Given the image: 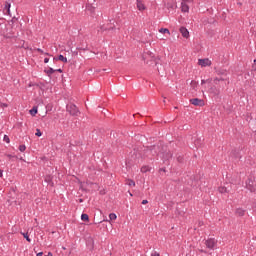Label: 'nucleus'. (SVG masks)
<instances>
[{
	"instance_id": "1",
	"label": "nucleus",
	"mask_w": 256,
	"mask_h": 256,
	"mask_svg": "<svg viewBox=\"0 0 256 256\" xmlns=\"http://www.w3.org/2000/svg\"><path fill=\"white\" fill-rule=\"evenodd\" d=\"M142 59L146 65H159V60L155 58V55H153L151 52L144 53Z\"/></svg>"
},
{
	"instance_id": "2",
	"label": "nucleus",
	"mask_w": 256,
	"mask_h": 256,
	"mask_svg": "<svg viewBox=\"0 0 256 256\" xmlns=\"http://www.w3.org/2000/svg\"><path fill=\"white\" fill-rule=\"evenodd\" d=\"M165 149L166 147L163 145V142H158L157 144L150 146V151L153 157H157L159 153H165Z\"/></svg>"
},
{
	"instance_id": "3",
	"label": "nucleus",
	"mask_w": 256,
	"mask_h": 256,
	"mask_svg": "<svg viewBox=\"0 0 256 256\" xmlns=\"http://www.w3.org/2000/svg\"><path fill=\"white\" fill-rule=\"evenodd\" d=\"M246 187L251 191V193H255L256 190V176L250 175L246 181Z\"/></svg>"
},
{
	"instance_id": "4",
	"label": "nucleus",
	"mask_w": 256,
	"mask_h": 256,
	"mask_svg": "<svg viewBox=\"0 0 256 256\" xmlns=\"http://www.w3.org/2000/svg\"><path fill=\"white\" fill-rule=\"evenodd\" d=\"M66 111L72 115V117H78L81 112L79 111V108L75 104H69L66 106Z\"/></svg>"
},
{
	"instance_id": "5",
	"label": "nucleus",
	"mask_w": 256,
	"mask_h": 256,
	"mask_svg": "<svg viewBox=\"0 0 256 256\" xmlns=\"http://www.w3.org/2000/svg\"><path fill=\"white\" fill-rule=\"evenodd\" d=\"M140 157H142V159H152L153 154L151 153V147L150 146H146L141 148L140 150Z\"/></svg>"
},
{
	"instance_id": "6",
	"label": "nucleus",
	"mask_w": 256,
	"mask_h": 256,
	"mask_svg": "<svg viewBox=\"0 0 256 256\" xmlns=\"http://www.w3.org/2000/svg\"><path fill=\"white\" fill-rule=\"evenodd\" d=\"M191 105H194L195 107H205V100L199 99V98H192L190 99Z\"/></svg>"
},
{
	"instance_id": "7",
	"label": "nucleus",
	"mask_w": 256,
	"mask_h": 256,
	"mask_svg": "<svg viewBox=\"0 0 256 256\" xmlns=\"http://www.w3.org/2000/svg\"><path fill=\"white\" fill-rule=\"evenodd\" d=\"M101 31H113L115 29V21L112 19L107 25H102L101 26Z\"/></svg>"
},
{
	"instance_id": "8",
	"label": "nucleus",
	"mask_w": 256,
	"mask_h": 256,
	"mask_svg": "<svg viewBox=\"0 0 256 256\" xmlns=\"http://www.w3.org/2000/svg\"><path fill=\"white\" fill-rule=\"evenodd\" d=\"M207 249H215L217 247V240L215 238H209L205 241Z\"/></svg>"
},
{
	"instance_id": "9",
	"label": "nucleus",
	"mask_w": 256,
	"mask_h": 256,
	"mask_svg": "<svg viewBox=\"0 0 256 256\" xmlns=\"http://www.w3.org/2000/svg\"><path fill=\"white\" fill-rule=\"evenodd\" d=\"M95 1H97V0H88V4H87L86 8L91 13H95V9H97V4L94 3Z\"/></svg>"
},
{
	"instance_id": "10",
	"label": "nucleus",
	"mask_w": 256,
	"mask_h": 256,
	"mask_svg": "<svg viewBox=\"0 0 256 256\" xmlns=\"http://www.w3.org/2000/svg\"><path fill=\"white\" fill-rule=\"evenodd\" d=\"M198 65L201 67H211V60L209 58L199 59Z\"/></svg>"
},
{
	"instance_id": "11",
	"label": "nucleus",
	"mask_w": 256,
	"mask_h": 256,
	"mask_svg": "<svg viewBox=\"0 0 256 256\" xmlns=\"http://www.w3.org/2000/svg\"><path fill=\"white\" fill-rule=\"evenodd\" d=\"M245 213H247V210H245L243 208H237L235 210V216L236 217H245Z\"/></svg>"
},
{
	"instance_id": "12",
	"label": "nucleus",
	"mask_w": 256,
	"mask_h": 256,
	"mask_svg": "<svg viewBox=\"0 0 256 256\" xmlns=\"http://www.w3.org/2000/svg\"><path fill=\"white\" fill-rule=\"evenodd\" d=\"M210 93L214 97H219V95H221V90H219L217 87L213 86L210 88Z\"/></svg>"
},
{
	"instance_id": "13",
	"label": "nucleus",
	"mask_w": 256,
	"mask_h": 256,
	"mask_svg": "<svg viewBox=\"0 0 256 256\" xmlns=\"http://www.w3.org/2000/svg\"><path fill=\"white\" fill-rule=\"evenodd\" d=\"M180 33L182 35V37H184L185 39H189V30H187V28L185 27H180Z\"/></svg>"
},
{
	"instance_id": "14",
	"label": "nucleus",
	"mask_w": 256,
	"mask_h": 256,
	"mask_svg": "<svg viewBox=\"0 0 256 256\" xmlns=\"http://www.w3.org/2000/svg\"><path fill=\"white\" fill-rule=\"evenodd\" d=\"M11 3H13V0H7L5 2L4 10L7 11L8 15L11 13Z\"/></svg>"
},
{
	"instance_id": "15",
	"label": "nucleus",
	"mask_w": 256,
	"mask_h": 256,
	"mask_svg": "<svg viewBox=\"0 0 256 256\" xmlns=\"http://www.w3.org/2000/svg\"><path fill=\"white\" fill-rule=\"evenodd\" d=\"M231 157H233L234 159H241V152L237 149L232 150Z\"/></svg>"
},
{
	"instance_id": "16",
	"label": "nucleus",
	"mask_w": 256,
	"mask_h": 256,
	"mask_svg": "<svg viewBox=\"0 0 256 256\" xmlns=\"http://www.w3.org/2000/svg\"><path fill=\"white\" fill-rule=\"evenodd\" d=\"M181 11L182 13H189V5L185 2H181Z\"/></svg>"
},
{
	"instance_id": "17",
	"label": "nucleus",
	"mask_w": 256,
	"mask_h": 256,
	"mask_svg": "<svg viewBox=\"0 0 256 256\" xmlns=\"http://www.w3.org/2000/svg\"><path fill=\"white\" fill-rule=\"evenodd\" d=\"M53 61H62V63H67V57L60 54L58 57H54Z\"/></svg>"
},
{
	"instance_id": "18",
	"label": "nucleus",
	"mask_w": 256,
	"mask_h": 256,
	"mask_svg": "<svg viewBox=\"0 0 256 256\" xmlns=\"http://www.w3.org/2000/svg\"><path fill=\"white\" fill-rule=\"evenodd\" d=\"M137 9L139 11H145V4L141 0H137Z\"/></svg>"
},
{
	"instance_id": "19",
	"label": "nucleus",
	"mask_w": 256,
	"mask_h": 256,
	"mask_svg": "<svg viewBox=\"0 0 256 256\" xmlns=\"http://www.w3.org/2000/svg\"><path fill=\"white\" fill-rule=\"evenodd\" d=\"M44 73H46V75L48 77H51V75H53V73H55V69L50 67L48 70H44Z\"/></svg>"
},
{
	"instance_id": "20",
	"label": "nucleus",
	"mask_w": 256,
	"mask_h": 256,
	"mask_svg": "<svg viewBox=\"0 0 256 256\" xmlns=\"http://www.w3.org/2000/svg\"><path fill=\"white\" fill-rule=\"evenodd\" d=\"M219 193H229V190L225 186H221L218 188Z\"/></svg>"
},
{
	"instance_id": "21",
	"label": "nucleus",
	"mask_w": 256,
	"mask_h": 256,
	"mask_svg": "<svg viewBox=\"0 0 256 256\" xmlns=\"http://www.w3.org/2000/svg\"><path fill=\"white\" fill-rule=\"evenodd\" d=\"M37 113H38L37 107L34 106V107L30 110V115H32V117H35Z\"/></svg>"
},
{
	"instance_id": "22",
	"label": "nucleus",
	"mask_w": 256,
	"mask_h": 256,
	"mask_svg": "<svg viewBox=\"0 0 256 256\" xmlns=\"http://www.w3.org/2000/svg\"><path fill=\"white\" fill-rule=\"evenodd\" d=\"M21 235H23L24 239H26L28 243H31V238H29V233L21 232Z\"/></svg>"
},
{
	"instance_id": "23",
	"label": "nucleus",
	"mask_w": 256,
	"mask_h": 256,
	"mask_svg": "<svg viewBox=\"0 0 256 256\" xmlns=\"http://www.w3.org/2000/svg\"><path fill=\"white\" fill-rule=\"evenodd\" d=\"M159 33H162L163 35H165V33H167L168 35H171V32L167 28H161L159 30Z\"/></svg>"
},
{
	"instance_id": "24",
	"label": "nucleus",
	"mask_w": 256,
	"mask_h": 256,
	"mask_svg": "<svg viewBox=\"0 0 256 256\" xmlns=\"http://www.w3.org/2000/svg\"><path fill=\"white\" fill-rule=\"evenodd\" d=\"M162 154H163L164 159H167V160H169L173 157V154L171 152H168L166 154L162 153Z\"/></svg>"
},
{
	"instance_id": "25",
	"label": "nucleus",
	"mask_w": 256,
	"mask_h": 256,
	"mask_svg": "<svg viewBox=\"0 0 256 256\" xmlns=\"http://www.w3.org/2000/svg\"><path fill=\"white\" fill-rule=\"evenodd\" d=\"M126 185H129V187H135V181L128 179L126 180Z\"/></svg>"
},
{
	"instance_id": "26",
	"label": "nucleus",
	"mask_w": 256,
	"mask_h": 256,
	"mask_svg": "<svg viewBox=\"0 0 256 256\" xmlns=\"http://www.w3.org/2000/svg\"><path fill=\"white\" fill-rule=\"evenodd\" d=\"M197 85H199V83L195 80H192L190 83L192 89H197Z\"/></svg>"
},
{
	"instance_id": "27",
	"label": "nucleus",
	"mask_w": 256,
	"mask_h": 256,
	"mask_svg": "<svg viewBox=\"0 0 256 256\" xmlns=\"http://www.w3.org/2000/svg\"><path fill=\"white\" fill-rule=\"evenodd\" d=\"M109 219H110V221H115V220L117 219V214H115V213H110V214H109Z\"/></svg>"
},
{
	"instance_id": "28",
	"label": "nucleus",
	"mask_w": 256,
	"mask_h": 256,
	"mask_svg": "<svg viewBox=\"0 0 256 256\" xmlns=\"http://www.w3.org/2000/svg\"><path fill=\"white\" fill-rule=\"evenodd\" d=\"M81 219H82V221H87V222H89V215L83 213V214L81 215Z\"/></svg>"
},
{
	"instance_id": "29",
	"label": "nucleus",
	"mask_w": 256,
	"mask_h": 256,
	"mask_svg": "<svg viewBox=\"0 0 256 256\" xmlns=\"http://www.w3.org/2000/svg\"><path fill=\"white\" fill-rule=\"evenodd\" d=\"M225 80H226V79L223 78V77L215 78V79H214V83H215L216 85H218V84H219V81H225Z\"/></svg>"
},
{
	"instance_id": "30",
	"label": "nucleus",
	"mask_w": 256,
	"mask_h": 256,
	"mask_svg": "<svg viewBox=\"0 0 256 256\" xmlns=\"http://www.w3.org/2000/svg\"><path fill=\"white\" fill-rule=\"evenodd\" d=\"M45 181H46V183H53V177H51V176H46V177H45Z\"/></svg>"
},
{
	"instance_id": "31",
	"label": "nucleus",
	"mask_w": 256,
	"mask_h": 256,
	"mask_svg": "<svg viewBox=\"0 0 256 256\" xmlns=\"http://www.w3.org/2000/svg\"><path fill=\"white\" fill-rule=\"evenodd\" d=\"M147 171H149V166H143V167L141 168V172H142V173H147Z\"/></svg>"
},
{
	"instance_id": "32",
	"label": "nucleus",
	"mask_w": 256,
	"mask_h": 256,
	"mask_svg": "<svg viewBox=\"0 0 256 256\" xmlns=\"http://www.w3.org/2000/svg\"><path fill=\"white\" fill-rule=\"evenodd\" d=\"M35 135H36V137H41V135H43V133L41 132L40 129H36Z\"/></svg>"
},
{
	"instance_id": "33",
	"label": "nucleus",
	"mask_w": 256,
	"mask_h": 256,
	"mask_svg": "<svg viewBox=\"0 0 256 256\" xmlns=\"http://www.w3.org/2000/svg\"><path fill=\"white\" fill-rule=\"evenodd\" d=\"M3 141H5V143H11L9 136H7V135H4Z\"/></svg>"
},
{
	"instance_id": "34",
	"label": "nucleus",
	"mask_w": 256,
	"mask_h": 256,
	"mask_svg": "<svg viewBox=\"0 0 256 256\" xmlns=\"http://www.w3.org/2000/svg\"><path fill=\"white\" fill-rule=\"evenodd\" d=\"M25 149H27V147L25 145L19 146V151H21V153L25 152Z\"/></svg>"
},
{
	"instance_id": "35",
	"label": "nucleus",
	"mask_w": 256,
	"mask_h": 256,
	"mask_svg": "<svg viewBox=\"0 0 256 256\" xmlns=\"http://www.w3.org/2000/svg\"><path fill=\"white\" fill-rule=\"evenodd\" d=\"M177 161H178V163H183V156L178 155L177 156Z\"/></svg>"
},
{
	"instance_id": "36",
	"label": "nucleus",
	"mask_w": 256,
	"mask_h": 256,
	"mask_svg": "<svg viewBox=\"0 0 256 256\" xmlns=\"http://www.w3.org/2000/svg\"><path fill=\"white\" fill-rule=\"evenodd\" d=\"M217 74H218V75H225V76H226V75H227V72H226V71L218 70V71H217Z\"/></svg>"
},
{
	"instance_id": "37",
	"label": "nucleus",
	"mask_w": 256,
	"mask_h": 256,
	"mask_svg": "<svg viewBox=\"0 0 256 256\" xmlns=\"http://www.w3.org/2000/svg\"><path fill=\"white\" fill-rule=\"evenodd\" d=\"M36 51H37L38 53H41V55H43V53H45V52H43V49H41V48H37Z\"/></svg>"
},
{
	"instance_id": "38",
	"label": "nucleus",
	"mask_w": 256,
	"mask_h": 256,
	"mask_svg": "<svg viewBox=\"0 0 256 256\" xmlns=\"http://www.w3.org/2000/svg\"><path fill=\"white\" fill-rule=\"evenodd\" d=\"M182 3H193V0H182Z\"/></svg>"
},
{
	"instance_id": "39",
	"label": "nucleus",
	"mask_w": 256,
	"mask_h": 256,
	"mask_svg": "<svg viewBox=\"0 0 256 256\" xmlns=\"http://www.w3.org/2000/svg\"><path fill=\"white\" fill-rule=\"evenodd\" d=\"M54 71L57 72V73H62V72H63V69L59 68V69H56V70H54Z\"/></svg>"
},
{
	"instance_id": "40",
	"label": "nucleus",
	"mask_w": 256,
	"mask_h": 256,
	"mask_svg": "<svg viewBox=\"0 0 256 256\" xmlns=\"http://www.w3.org/2000/svg\"><path fill=\"white\" fill-rule=\"evenodd\" d=\"M151 256H161V255L159 254V252H154L151 254Z\"/></svg>"
},
{
	"instance_id": "41",
	"label": "nucleus",
	"mask_w": 256,
	"mask_h": 256,
	"mask_svg": "<svg viewBox=\"0 0 256 256\" xmlns=\"http://www.w3.org/2000/svg\"><path fill=\"white\" fill-rule=\"evenodd\" d=\"M6 157H8V159H13V157H15V156H13L11 154H7Z\"/></svg>"
},
{
	"instance_id": "42",
	"label": "nucleus",
	"mask_w": 256,
	"mask_h": 256,
	"mask_svg": "<svg viewBox=\"0 0 256 256\" xmlns=\"http://www.w3.org/2000/svg\"><path fill=\"white\" fill-rule=\"evenodd\" d=\"M147 203H149V201H147V200L142 201V205H147Z\"/></svg>"
},
{
	"instance_id": "43",
	"label": "nucleus",
	"mask_w": 256,
	"mask_h": 256,
	"mask_svg": "<svg viewBox=\"0 0 256 256\" xmlns=\"http://www.w3.org/2000/svg\"><path fill=\"white\" fill-rule=\"evenodd\" d=\"M207 83V80H201V85H205Z\"/></svg>"
},
{
	"instance_id": "44",
	"label": "nucleus",
	"mask_w": 256,
	"mask_h": 256,
	"mask_svg": "<svg viewBox=\"0 0 256 256\" xmlns=\"http://www.w3.org/2000/svg\"><path fill=\"white\" fill-rule=\"evenodd\" d=\"M79 50H82V51H87V48H83V47H80L78 48Z\"/></svg>"
},
{
	"instance_id": "45",
	"label": "nucleus",
	"mask_w": 256,
	"mask_h": 256,
	"mask_svg": "<svg viewBox=\"0 0 256 256\" xmlns=\"http://www.w3.org/2000/svg\"><path fill=\"white\" fill-rule=\"evenodd\" d=\"M44 63H49V58H44Z\"/></svg>"
},
{
	"instance_id": "46",
	"label": "nucleus",
	"mask_w": 256,
	"mask_h": 256,
	"mask_svg": "<svg viewBox=\"0 0 256 256\" xmlns=\"http://www.w3.org/2000/svg\"><path fill=\"white\" fill-rule=\"evenodd\" d=\"M1 107H7V104L1 103Z\"/></svg>"
},
{
	"instance_id": "47",
	"label": "nucleus",
	"mask_w": 256,
	"mask_h": 256,
	"mask_svg": "<svg viewBox=\"0 0 256 256\" xmlns=\"http://www.w3.org/2000/svg\"><path fill=\"white\" fill-rule=\"evenodd\" d=\"M0 177H3V170L0 169Z\"/></svg>"
},
{
	"instance_id": "48",
	"label": "nucleus",
	"mask_w": 256,
	"mask_h": 256,
	"mask_svg": "<svg viewBox=\"0 0 256 256\" xmlns=\"http://www.w3.org/2000/svg\"><path fill=\"white\" fill-rule=\"evenodd\" d=\"M36 256H43V252H39Z\"/></svg>"
},
{
	"instance_id": "49",
	"label": "nucleus",
	"mask_w": 256,
	"mask_h": 256,
	"mask_svg": "<svg viewBox=\"0 0 256 256\" xmlns=\"http://www.w3.org/2000/svg\"><path fill=\"white\" fill-rule=\"evenodd\" d=\"M160 171H165V168H161Z\"/></svg>"
},
{
	"instance_id": "50",
	"label": "nucleus",
	"mask_w": 256,
	"mask_h": 256,
	"mask_svg": "<svg viewBox=\"0 0 256 256\" xmlns=\"http://www.w3.org/2000/svg\"><path fill=\"white\" fill-rule=\"evenodd\" d=\"M62 249H63V251H65V249H67V248H65V246H63Z\"/></svg>"
},
{
	"instance_id": "51",
	"label": "nucleus",
	"mask_w": 256,
	"mask_h": 256,
	"mask_svg": "<svg viewBox=\"0 0 256 256\" xmlns=\"http://www.w3.org/2000/svg\"><path fill=\"white\" fill-rule=\"evenodd\" d=\"M79 201H80V203H83V199H80Z\"/></svg>"
},
{
	"instance_id": "52",
	"label": "nucleus",
	"mask_w": 256,
	"mask_h": 256,
	"mask_svg": "<svg viewBox=\"0 0 256 256\" xmlns=\"http://www.w3.org/2000/svg\"><path fill=\"white\" fill-rule=\"evenodd\" d=\"M45 55H49V53H45Z\"/></svg>"
},
{
	"instance_id": "53",
	"label": "nucleus",
	"mask_w": 256,
	"mask_h": 256,
	"mask_svg": "<svg viewBox=\"0 0 256 256\" xmlns=\"http://www.w3.org/2000/svg\"><path fill=\"white\" fill-rule=\"evenodd\" d=\"M254 63H256V60H254Z\"/></svg>"
},
{
	"instance_id": "54",
	"label": "nucleus",
	"mask_w": 256,
	"mask_h": 256,
	"mask_svg": "<svg viewBox=\"0 0 256 256\" xmlns=\"http://www.w3.org/2000/svg\"><path fill=\"white\" fill-rule=\"evenodd\" d=\"M255 135H256V131H255Z\"/></svg>"
}]
</instances>
